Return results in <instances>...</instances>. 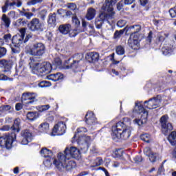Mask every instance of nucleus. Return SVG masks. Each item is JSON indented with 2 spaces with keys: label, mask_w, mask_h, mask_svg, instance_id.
<instances>
[{
  "label": "nucleus",
  "mask_w": 176,
  "mask_h": 176,
  "mask_svg": "<svg viewBox=\"0 0 176 176\" xmlns=\"http://www.w3.org/2000/svg\"><path fill=\"white\" fill-rule=\"evenodd\" d=\"M1 131H9V130H10V126H9V125L3 126L1 129Z\"/></svg>",
  "instance_id": "61"
},
{
  "label": "nucleus",
  "mask_w": 176,
  "mask_h": 176,
  "mask_svg": "<svg viewBox=\"0 0 176 176\" xmlns=\"http://www.w3.org/2000/svg\"><path fill=\"white\" fill-rule=\"evenodd\" d=\"M135 0H125L124 4L125 5H131L134 2Z\"/></svg>",
  "instance_id": "64"
},
{
  "label": "nucleus",
  "mask_w": 176,
  "mask_h": 176,
  "mask_svg": "<svg viewBox=\"0 0 176 176\" xmlns=\"http://www.w3.org/2000/svg\"><path fill=\"white\" fill-rule=\"evenodd\" d=\"M56 13L50 14L47 23L48 24H51L52 25H54L56 24Z\"/></svg>",
  "instance_id": "35"
},
{
  "label": "nucleus",
  "mask_w": 176,
  "mask_h": 176,
  "mask_svg": "<svg viewBox=\"0 0 176 176\" xmlns=\"http://www.w3.org/2000/svg\"><path fill=\"white\" fill-rule=\"evenodd\" d=\"M43 2V0H30L27 5L28 6H34V5H37V3H42Z\"/></svg>",
  "instance_id": "44"
},
{
  "label": "nucleus",
  "mask_w": 176,
  "mask_h": 176,
  "mask_svg": "<svg viewBox=\"0 0 176 176\" xmlns=\"http://www.w3.org/2000/svg\"><path fill=\"white\" fill-rule=\"evenodd\" d=\"M126 30H127V28H125L124 30H121L120 31L116 30L114 33V39H119V38L123 35Z\"/></svg>",
  "instance_id": "40"
},
{
  "label": "nucleus",
  "mask_w": 176,
  "mask_h": 176,
  "mask_svg": "<svg viewBox=\"0 0 176 176\" xmlns=\"http://www.w3.org/2000/svg\"><path fill=\"white\" fill-rule=\"evenodd\" d=\"M72 23L76 25V27H78V25H80V21L76 17V16H72Z\"/></svg>",
  "instance_id": "47"
},
{
  "label": "nucleus",
  "mask_w": 176,
  "mask_h": 176,
  "mask_svg": "<svg viewBox=\"0 0 176 176\" xmlns=\"http://www.w3.org/2000/svg\"><path fill=\"white\" fill-rule=\"evenodd\" d=\"M118 2V0H106L105 3L102 7V10L107 12L110 15V17H112L115 14L113 12V5Z\"/></svg>",
  "instance_id": "15"
},
{
  "label": "nucleus",
  "mask_w": 176,
  "mask_h": 176,
  "mask_svg": "<svg viewBox=\"0 0 176 176\" xmlns=\"http://www.w3.org/2000/svg\"><path fill=\"white\" fill-rule=\"evenodd\" d=\"M133 112L138 114V118L133 120L134 124L138 126H142L146 123V119H148V111L145 110L142 107V102H137L135 105Z\"/></svg>",
  "instance_id": "4"
},
{
  "label": "nucleus",
  "mask_w": 176,
  "mask_h": 176,
  "mask_svg": "<svg viewBox=\"0 0 176 176\" xmlns=\"http://www.w3.org/2000/svg\"><path fill=\"white\" fill-rule=\"evenodd\" d=\"M28 28L30 31H38L42 32L45 28V24L39 20L38 18H34L28 24Z\"/></svg>",
  "instance_id": "12"
},
{
  "label": "nucleus",
  "mask_w": 176,
  "mask_h": 176,
  "mask_svg": "<svg viewBox=\"0 0 176 176\" xmlns=\"http://www.w3.org/2000/svg\"><path fill=\"white\" fill-rule=\"evenodd\" d=\"M122 8H123V2L120 1L117 4L118 10H122Z\"/></svg>",
  "instance_id": "62"
},
{
  "label": "nucleus",
  "mask_w": 176,
  "mask_h": 176,
  "mask_svg": "<svg viewBox=\"0 0 176 176\" xmlns=\"http://www.w3.org/2000/svg\"><path fill=\"white\" fill-rule=\"evenodd\" d=\"M68 9H70V10H76V4L74 3H70L67 4Z\"/></svg>",
  "instance_id": "53"
},
{
  "label": "nucleus",
  "mask_w": 176,
  "mask_h": 176,
  "mask_svg": "<svg viewBox=\"0 0 176 176\" xmlns=\"http://www.w3.org/2000/svg\"><path fill=\"white\" fill-rule=\"evenodd\" d=\"M111 61H112L113 64L116 65V64H119V63H120V61H117V60L115 59V54H112L111 55Z\"/></svg>",
  "instance_id": "57"
},
{
  "label": "nucleus",
  "mask_w": 176,
  "mask_h": 176,
  "mask_svg": "<svg viewBox=\"0 0 176 176\" xmlns=\"http://www.w3.org/2000/svg\"><path fill=\"white\" fill-rule=\"evenodd\" d=\"M144 155H146V156H148L151 163H155V162H156V160H157V158L159 157V154L152 152V150L149 147H146L144 149Z\"/></svg>",
  "instance_id": "18"
},
{
  "label": "nucleus",
  "mask_w": 176,
  "mask_h": 176,
  "mask_svg": "<svg viewBox=\"0 0 176 176\" xmlns=\"http://www.w3.org/2000/svg\"><path fill=\"white\" fill-rule=\"evenodd\" d=\"M50 108V105L45 104L37 107V110L38 111V112H45V111H47Z\"/></svg>",
  "instance_id": "42"
},
{
  "label": "nucleus",
  "mask_w": 176,
  "mask_h": 176,
  "mask_svg": "<svg viewBox=\"0 0 176 176\" xmlns=\"http://www.w3.org/2000/svg\"><path fill=\"white\" fill-rule=\"evenodd\" d=\"M126 52L124 47L122 45H118L116 47V53L118 55V56H123V54H124V53Z\"/></svg>",
  "instance_id": "37"
},
{
  "label": "nucleus",
  "mask_w": 176,
  "mask_h": 176,
  "mask_svg": "<svg viewBox=\"0 0 176 176\" xmlns=\"http://www.w3.org/2000/svg\"><path fill=\"white\" fill-rule=\"evenodd\" d=\"M0 65L4 68V72H8L10 74V70L12 69V67H13V61L11 60H7L3 59L0 60Z\"/></svg>",
  "instance_id": "20"
},
{
  "label": "nucleus",
  "mask_w": 176,
  "mask_h": 176,
  "mask_svg": "<svg viewBox=\"0 0 176 176\" xmlns=\"http://www.w3.org/2000/svg\"><path fill=\"white\" fill-rule=\"evenodd\" d=\"M80 32V31L78 30V29H74V30H69V36L70 38H75L78 34Z\"/></svg>",
  "instance_id": "43"
},
{
  "label": "nucleus",
  "mask_w": 176,
  "mask_h": 176,
  "mask_svg": "<svg viewBox=\"0 0 176 176\" xmlns=\"http://www.w3.org/2000/svg\"><path fill=\"white\" fill-rule=\"evenodd\" d=\"M85 122L89 129H96V125L98 123L97 118L93 111H88L85 116Z\"/></svg>",
  "instance_id": "14"
},
{
  "label": "nucleus",
  "mask_w": 176,
  "mask_h": 176,
  "mask_svg": "<svg viewBox=\"0 0 176 176\" xmlns=\"http://www.w3.org/2000/svg\"><path fill=\"white\" fill-rule=\"evenodd\" d=\"M1 25H4L6 28L10 27V19L6 14H3L1 17Z\"/></svg>",
  "instance_id": "30"
},
{
  "label": "nucleus",
  "mask_w": 176,
  "mask_h": 176,
  "mask_svg": "<svg viewBox=\"0 0 176 176\" xmlns=\"http://www.w3.org/2000/svg\"><path fill=\"white\" fill-rule=\"evenodd\" d=\"M36 101V94L29 93V101L25 102V104H34Z\"/></svg>",
  "instance_id": "34"
},
{
  "label": "nucleus",
  "mask_w": 176,
  "mask_h": 176,
  "mask_svg": "<svg viewBox=\"0 0 176 176\" xmlns=\"http://www.w3.org/2000/svg\"><path fill=\"white\" fill-rule=\"evenodd\" d=\"M6 48L0 47V58H2V57L6 55Z\"/></svg>",
  "instance_id": "50"
},
{
  "label": "nucleus",
  "mask_w": 176,
  "mask_h": 176,
  "mask_svg": "<svg viewBox=\"0 0 176 176\" xmlns=\"http://www.w3.org/2000/svg\"><path fill=\"white\" fill-rule=\"evenodd\" d=\"M162 104V96L160 95L157 96L155 98H151L149 100H146L144 102V108L147 109H156L159 108Z\"/></svg>",
  "instance_id": "10"
},
{
  "label": "nucleus",
  "mask_w": 176,
  "mask_h": 176,
  "mask_svg": "<svg viewBox=\"0 0 176 176\" xmlns=\"http://www.w3.org/2000/svg\"><path fill=\"white\" fill-rule=\"evenodd\" d=\"M64 78V75L61 73H56V74H50L47 76V78L49 80H53V82H57L58 80H61Z\"/></svg>",
  "instance_id": "25"
},
{
  "label": "nucleus",
  "mask_w": 176,
  "mask_h": 176,
  "mask_svg": "<svg viewBox=\"0 0 176 176\" xmlns=\"http://www.w3.org/2000/svg\"><path fill=\"white\" fill-rule=\"evenodd\" d=\"M3 39L6 41V42H9L12 40V34H7L3 36Z\"/></svg>",
  "instance_id": "55"
},
{
  "label": "nucleus",
  "mask_w": 176,
  "mask_h": 176,
  "mask_svg": "<svg viewBox=\"0 0 176 176\" xmlns=\"http://www.w3.org/2000/svg\"><path fill=\"white\" fill-rule=\"evenodd\" d=\"M58 30L60 34H63V35H67L69 34V30H71V25L69 23L60 25Z\"/></svg>",
  "instance_id": "24"
},
{
  "label": "nucleus",
  "mask_w": 176,
  "mask_h": 176,
  "mask_svg": "<svg viewBox=\"0 0 176 176\" xmlns=\"http://www.w3.org/2000/svg\"><path fill=\"white\" fill-rule=\"evenodd\" d=\"M58 159V155L57 156L56 159H48L45 161H44V166H45V167H50L52 166V163H53V164H54V166H56V164H54V160H57Z\"/></svg>",
  "instance_id": "39"
},
{
  "label": "nucleus",
  "mask_w": 176,
  "mask_h": 176,
  "mask_svg": "<svg viewBox=\"0 0 176 176\" xmlns=\"http://www.w3.org/2000/svg\"><path fill=\"white\" fill-rule=\"evenodd\" d=\"M98 53L97 52H90L87 54V58L90 63H94L95 61H98Z\"/></svg>",
  "instance_id": "28"
},
{
  "label": "nucleus",
  "mask_w": 176,
  "mask_h": 176,
  "mask_svg": "<svg viewBox=\"0 0 176 176\" xmlns=\"http://www.w3.org/2000/svg\"><path fill=\"white\" fill-rule=\"evenodd\" d=\"M167 36H168V34H160L158 36L159 42H163V41H164L165 38H167Z\"/></svg>",
  "instance_id": "52"
},
{
  "label": "nucleus",
  "mask_w": 176,
  "mask_h": 176,
  "mask_svg": "<svg viewBox=\"0 0 176 176\" xmlns=\"http://www.w3.org/2000/svg\"><path fill=\"white\" fill-rule=\"evenodd\" d=\"M174 52V45L170 44H165L162 48V52L164 56H168Z\"/></svg>",
  "instance_id": "21"
},
{
  "label": "nucleus",
  "mask_w": 176,
  "mask_h": 176,
  "mask_svg": "<svg viewBox=\"0 0 176 176\" xmlns=\"http://www.w3.org/2000/svg\"><path fill=\"white\" fill-rule=\"evenodd\" d=\"M126 21L124 20H120L118 21L117 23V25L118 27H119V28H123V27H124V25H126Z\"/></svg>",
  "instance_id": "51"
},
{
  "label": "nucleus",
  "mask_w": 176,
  "mask_h": 176,
  "mask_svg": "<svg viewBox=\"0 0 176 176\" xmlns=\"http://www.w3.org/2000/svg\"><path fill=\"white\" fill-rule=\"evenodd\" d=\"M0 80H13V79L8 78L5 74H0Z\"/></svg>",
  "instance_id": "56"
},
{
  "label": "nucleus",
  "mask_w": 176,
  "mask_h": 176,
  "mask_svg": "<svg viewBox=\"0 0 176 176\" xmlns=\"http://www.w3.org/2000/svg\"><path fill=\"white\" fill-rule=\"evenodd\" d=\"M130 124H131V120L128 118H124L123 122H117L111 129L112 139L115 141H118V140H129L131 135V131H133V128L130 126Z\"/></svg>",
  "instance_id": "2"
},
{
  "label": "nucleus",
  "mask_w": 176,
  "mask_h": 176,
  "mask_svg": "<svg viewBox=\"0 0 176 176\" xmlns=\"http://www.w3.org/2000/svg\"><path fill=\"white\" fill-rule=\"evenodd\" d=\"M21 137L22 138L21 145H28V143L32 141V131L30 129H25L21 131Z\"/></svg>",
  "instance_id": "17"
},
{
  "label": "nucleus",
  "mask_w": 176,
  "mask_h": 176,
  "mask_svg": "<svg viewBox=\"0 0 176 176\" xmlns=\"http://www.w3.org/2000/svg\"><path fill=\"white\" fill-rule=\"evenodd\" d=\"M168 116H163L160 119L162 130L164 135H167V134H168V133L173 130V125L171 123L168 122Z\"/></svg>",
  "instance_id": "13"
},
{
  "label": "nucleus",
  "mask_w": 176,
  "mask_h": 176,
  "mask_svg": "<svg viewBox=\"0 0 176 176\" xmlns=\"http://www.w3.org/2000/svg\"><path fill=\"white\" fill-rule=\"evenodd\" d=\"M129 30H131L133 32L130 38L128 40V45L133 50H137L140 46V31H141V25H135L129 28Z\"/></svg>",
  "instance_id": "5"
},
{
  "label": "nucleus",
  "mask_w": 176,
  "mask_h": 176,
  "mask_svg": "<svg viewBox=\"0 0 176 176\" xmlns=\"http://www.w3.org/2000/svg\"><path fill=\"white\" fill-rule=\"evenodd\" d=\"M38 130L40 133L46 134L49 132V123L43 122L38 126Z\"/></svg>",
  "instance_id": "29"
},
{
  "label": "nucleus",
  "mask_w": 176,
  "mask_h": 176,
  "mask_svg": "<svg viewBox=\"0 0 176 176\" xmlns=\"http://www.w3.org/2000/svg\"><path fill=\"white\" fill-rule=\"evenodd\" d=\"M38 118H39V114L36 111H30L27 113V119H28V120H36Z\"/></svg>",
  "instance_id": "31"
},
{
  "label": "nucleus",
  "mask_w": 176,
  "mask_h": 176,
  "mask_svg": "<svg viewBox=\"0 0 176 176\" xmlns=\"http://www.w3.org/2000/svg\"><path fill=\"white\" fill-rule=\"evenodd\" d=\"M21 123V121L19 118H16L14 121V124L11 127V129L13 130V131H16V133L20 132V124Z\"/></svg>",
  "instance_id": "33"
},
{
  "label": "nucleus",
  "mask_w": 176,
  "mask_h": 176,
  "mask_svg": "<svg viewBox=\"0 0 176 176\" xmlns=\"http://www.w3.org/2000/svg\"><path fill=\"white\" fill-rule=\"evenodd\" d=\"M108 15L111 16L109 13L102 12L98 18L96 19L95 24L98 30H100L102 27L104 23V20L106 17H108Z\"/></svg>",
  "instance_id": "19"
},
{
  "label": "nucleus",
  "mask_w": 176,
  "mask_h": 176,
  "mask_svg": "<svg viewBox=\"0 0 176 176\" xmlns=\"http://www.w3.org/2000/svg\"><path fill=\"white\" fill-rule=\"evenodd\" d=\"M133 160L136 164L141 163V162H142V157L140 155H137L133 158Z\"/></svg>",
  "instance_id": "54"
},
{
  "label": "nucleus",
  "mask_w": 176,
  "mask_h": 176,
  "mask_svg": "<svg viewBox=\"0 0 176 176\" xmlns=\"http://www.w3.org/2000/svg\"><path fill=\"white\" fill-rule=\"evenodd\" d=\"M46 16H47V11L46 10H42L40 12V17L41 20H45V19H46Z\"/></svg>",
  "instance_id": "48"
},
{
  "label": "nucleus",
  "mask_w": 176,
  "mask_h": 176,
  "mask_svg": "<svg viewBox=\"0 0 176 176\" xmlns=\"http://www.w3.org/2000/svg\"><path fill=\"white\" fill-rule=\"evenodd\" d=\"M104 164V160L101 157H96L90 161V167L91 168H94V167H98L99 166H102Z\"/></svg>",
  "instance_id": "23"
},
{
  "label": "nucleus",
  "mask_w": 176,
  "mask_h": 176,
  "mask_svg": "<svg viewBox=\"0 0 176 176\" xmlns=\"http://www.w3.org/2000/svg\"><path fill=\"white\" fill-rule=\"evenodd\" d=\"M71 157L73 159H79L80 157V151L75 146L67 147L64 153H59L58 159L54 161L55 167L59 171H71L76 167V164L73 160H69Z\"/></svg>",
  "instance_id": "1"
},
{
  "label": "nucleus",
  "mask_w": 176,
  "mask_h": 176,
  "mask_svg": "<svg viewBox=\"0 0 176 176\" xmlns=\"http://www.w3.org/2000/svg\"><path fill=\"white\" fill-rule=\"evenodd\" d=\"M72 59L79 63V62L82 61V60L83 59V54H77L74 55Z\"/></svg>",
  "instance_id": "41"
},
{
  "label": "nucleus",
  "mask_w": 176,
  "mask_h": 176,
  "mask_svg": "<svg viewBox=\"0 0 176 176\" xmlns=\"http://www.w3.org/2000/svg\"><path fill=\"white\" fill-rule=\"evenodd\" d=\"M29 64L30 68H32V71L34 74L38 72V74L47 75V74H50L52 69H53V66H52V64L50 63L44 62L41 64L39 62H36V58H30V62Z\"/></svg>",
  "instance_id": "3"
},
{
  "label": "nucleus",
  "mask_w": 176,
  "mask_h": 176,
  "mask_svg": "<svg viewBox=\"0 0 176 176\" xmlns=\"http://www.w3.org/2000/svg\"><path fill=\"white\" fill-rule=\"evenodd\" d=\"M23 3L20 0H6L5 5L2 7L3 13H6L8 10L21 8Z\"/></svg>",
  "instance_id": "11"
},
{
  "label": "nucleus",
  "mask_w": 176,
  "mask_h": 176,
  "mask_svg": "<svg viewBox=\"0 0 176 176\" xmlns=\"http://www.w3.org/2000/svg\"><path fill=\"white\" fill-rule=\"evenodd\" d=\"M50 86H52V82L47 80H43L38 83L34 82L32 84V87H41V89L50 87Z\"/></svg>",
  "instance_id": "22"
},
{
  "label": "nucleus",
  "mask_w": 176,
  "mask_h": 176,
  "mask_svg": "<svg viewBox=\"0 0 176 176\" xmlns=\"http://www.w3.org/2000/svg\"><path fill=\"white\" fill-rule=\"evenodd\" d=\"M96 9L93 8H89L87 9V14H86V19L87 20H93L96 17Z\"/></svg>",
  "instance_id": "26"
},
{
  "label": "nucleus",
  "mask_w": 176,
  "mask_h": 176,
  "mask_svg": "<svg viewBox=\"0 0 176 176\" xmlns=\"http://www.w3.org/2000/svg\"><path fill=\"white\" fill-rule=\"evenodd\" d=\"M21 101H22L23 104H25V102H27V101H30L29 93L23 94L22 98H21Z\"/></svg>",
  "instance_id": "45"
},
{
  "label": "nucleus",
  "mask_w": 176,
  "mask_h": 176,
  "mask_svg": "<svg viewBox=\"0 0 176 176\" xmlns=\"http://www.w3.org/2000/svg\"><path fill=\"white\" fill-rule=\"evenodd\" d=\"M23 109V104L21 103H16L15 105L16 111H21Z\"/></svg>",
  "instance_id": "58"
},
{
  "label": "nucleus",
  "mask_w": 176,
  "mask_h": 176,
  "mask_svg": "<svg viewBox=\"0 0 176 176\" xmlns=\"http://www.w3.org/2000/svg\"><path fill=\"white\" fill-rule=\"evenodd\" d=\"M61 64H62L61 59H60V58H56L53 62L52 67H56V68H57V67H60Z\"/></svg>",
  "instance_id": "46"
},
{
  "label": "nucleus",
  "mask_w": 176,
  "mask_h": 176,
  "mask_svg": "<svg viewBox=\"0 0 176 176\" xmlns=\"http://www.w3.org/2000/svg\"><path fill=\"white\" fill-rule=\"evenodd\" d=\"M8 16H10V17H12V19H14V16H16V12L14 11H10L8 13Z\"/></svg>",
  "instance_id": "63"
},
{
  "label": "nucleus",
  "mask_w": 176,
  "mask_h": 176,
  "mask_svg": "<svg viewBox=\"0 0 176 176\" xmlns=\"http://www.w3.org/2000/svg\"><path fill=\"white\" fill-rule=\"evenodd\" d=\"M45 50H46V48L43 43H36L33 44V45L30 48L29 51V54H31V56H41L45 54Z\"/></svg>",
  "instance_id": "9"
},
{
  "label": "nucleus",
  "mask_w": 176,
  "mask_h": 176,
  "mask_svg": "<svg viewBox=\"0 0 176 176\" xmlns=\"http://www.w3.org/2000/svg\"><path fill=\"white\" fill-rule=\"evenodd\" d=\"M16 137L17 135L15 133L0 137V146L6 149H10L12 144L16 141Z\"/></svg>",
  "instance_id": "8"
},
{
  "label": "nucleus",
  "mask_w": 176,
  "mask_h": 176,
  "mask_svg": "<svg viewBox=\"0 0 176 176\" xmlns=\"http://www.w3.org/2000/svg\"><path fill=\"white\" fill-rule=\"evenodd\" d=\"M0 111H1V113H3V112H12L13 108L11 107L10 105H4L0 107Z\"/></svg>",
  "instance_id": "38"
},
{
  "label": "nucleus",
  "mask_w": 176,
  "mask_h": 176,
  "mask_svg": "<svg viewBox=\"0 0 176 176\" xmlns=\"http://www.w3.org/2000/svg\"><path fill=\"white\" fill-rule=\"evenodd\" d=\"M67 130V125L64 122H58L52 130L51 135H63Z\"/></svg>",
  "instance_id": "16"
},
{
  "label": "nucleus",
  "mask_w": 176,
  "mask_h": 176,
  "mask_svg": "<svg viewBox=\"0 0 176 176\" xmlns=\"http://www.w3.org/2000/svg\"><path fill=\"white\" fill-rule=\"evenodd\" d=\"M67 64H69L67 66V69L71 68L72 69L75 71V69H76V68H78V67H79V63H78V62H76V61H74V59H72V58H69L67 60Z\"/></svg>",
  "instance_id": "27"
},
{
  "label": "nucleus",
  "mask_w": 176,
  "mask_h": 176,
  "mask_svg": "<svg viewBox=\"0 0 176 176\" xmlns=\"http://www.w3.org/2000/svg\"><path fill=\"white\" fill-rule=\"evenodd\" d=\"M14 25L15 27H23V25H24V21H23V19H19L16 21Z\"/></svg>",
  "instance_id": "49"
},
{
  "label": "nucleus",
  "mask_w": 176,
  "mask_h": 176,
  "mask_svg": "<svg viewBox=\"0 0 176 176\" xmlns=\"http://www.w3.org/2000/svg\"><path fill=\"white\" fill-rule=\"evenodd\" d=\"M25 29H21L19 33L14 36L12 38V45H11V50L13 53H20V46L25 42H28V40L25 38Z\"/></svg>",
  "instance_id": "6"
},
{
  "label": "nucleus",
  "mask_w": 176,
  "mask_h": 176,
  "mask_svg": "<svg viewBox=\"0 0 176 176\" xmlns=\"http://www.w3.org/2000/svg\"><path fill=\"white\" fill-rule=\"evenodd\" d=\"M153 33H152V32H150L148 33V35L146 38V41L147 42H149V43H151V42H152V35H153Z\"/></svg>",
  "instance_id": "60"
},
{
  "label": "nucleus",
  "mask_w": 176,
  "mask_h": 176,
  "mask_svg": "<svg viewBox=\"0 0 176 176\" xmlns=\"http://www.w3.org/2000/svg\"><path fill=\"white\" fill-rule=\"evenodd\" d=\"M140 139L142 141H144V142L149 143L151 141H152V139L151 138V135L148 133H144L140 135Z\"/></svg>",
  "instance_id": "36"
},
{
  "label": "nucleus",
  "mask_w": 176,
  "mask_h": 176,
  "mask_svg": "<svg viewBox=\"0 0 176 176\" xmlns=\"http://www.w3.org/2000/svg\"><path fill=\"white\" fill-rule=\"evenodd\" d=\"M85 133H87V129L85 127H80L77 129V132L73 137V140H76L79 145H85L86 148H89V142L91 141L90 136L83 135Z\"/></svg>",
  "instance_id": "7"
},
{
  "label": "nucleus",
  "mask_w": 176,
  "mask_h": 176,
  "mask_svg": "<svg viewBox=\"0 0 176 176\" xmlns=\"http://www.w3.org/2000/svg\"><path fill=\"white\" fill-rule=\"evenodd\" d=\"M24 16H25L28 20H30V19H31V17L34 16V14H32V12H25V14H24Z\"/></svg>",
  "instance_id": "59"
},
{
  "label": "nucleus",
  "mask_w": 176,
  "mask_h": 176,
  "mask_svg": "<svg viewBox=\"0 0 176 176\" xmlns=\"http://www.w3.org/2000/svg\"><path fill=\"white\" fill-rule=\"evenodd\" d=\"M40 153L43 157H52L53 156V152L46 148H42Z\"/></svg>",
  "instance_id": "32"
}]
</instances>
